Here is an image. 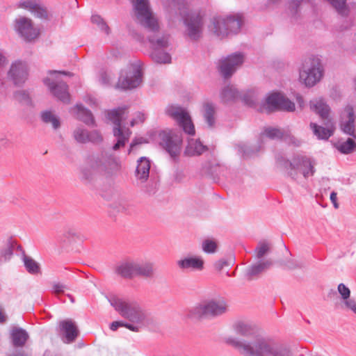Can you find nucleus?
Segmentation results:
<instances>
[{
  "label": "nucleus",
  "instance_id": "obj_49",
  "mask_svg": "<svg viewBox=\"0 0 356 356\" xmlns=\"http://www.w3.org/2000/svg\"><path fill=\"white\" fill-rule=\"evenodd\" d=\"M337 290L343 301L350 298V290L343 283L338 285Z\"/></svg>",
  "mask_w": 356,
  "mask_h": 356
},
{
  "label": "nucleus",
  "instance_id": "obj_28",
  "mask_svg": "<svg viewBox=\"0 0 356 356\" xmlns=\"http://www.w3.org/2000/svg\"><path fill=\"white\" fill-rule=\"evenodd\" d=\"M60 330L64 332L67 343H71L75 340L78 335L77 327L72 320L67 319L60 322Z\"/></svg>",
  "mask_w": 356,
  "mask_h": 356
},
{
  "label": "nucleus",
  "instance_id": "obj_54",
  "mask_svg": "<svg viewBox=\"0 0 356 356\" xmlns=\"http://www.w3.org/2000/svg\"><path fill=\"white\" fill-rule=\"evenodd\" d=\"M67 289V286L61 283H54L53 284V292L57 295L63 293L65 289Z\"/></svg>",
  "mask_w": 356,
  "mask_h": 356
},
{
  "label": "nucleus",
  "instance_id": "obj_48",
  "mask_svg": "<svg viewBox=\"0 0 356 356\" xmlns=\"http://www.w3.org/2000/svg\"><path fill=\"white\" fill-rule=\"evenodd\" d=\"M310 0H290L289 9L293 14H296L302 4L309 2Z\"/></svg>",
  "mask_w": 356,
  "mask_h": 356
},
{
  "label": "nucleus",
  "instance_id": "obj_51",
  "mask_svg": "<svg viewBox=\"0 0 356 356\" xmlns=\"http://www.w3.org/2000/svg\"><path fill=\"white\" fill-rule=\"evenodd\" d=\"M129 209V204L126 201H119L115 204V209L118 212H126Z\"/></svg>",
  "mask_w": 356,
  "mask_h": 356
},
{
  "label": "nucleus",
  "instance_id": "obj_61",
  "mask_svg": "<svg viewBox=\"0 0 356 356\" xmlns=\"http://www.w3.org/2000/svg\"><path fill=\"white\" fill-rule=\"evenodd\" d=\"M7 321V315L2 306H0V323H4Z\"/></svg>",
  "mask_w": 356,
  "mask_h": 356
},
{
  "label": "nucleus",
  "instance_id": "obj_1",
  "mask_svg": "<svg viewBox=\"0 0 356 356\" xmlns=\"http://www.w3.org/2000/svg\"><path fill=\"white\" fill-rule=\"evenodd\" d=\"M136 21L146 30L147 38L152 50L166 49L170 45V35L161 33L158 19L153 13L149 0H131Z\"/></svg>",
  "mask_w": 356,
  "mask_h": 356
},
{
  "label": "nucleus",
  "instance_id": "obj_64",
  "mask_svg": "<svg viewBox=\"0 0 356 356\" xmlns=\"http://www.w3.org/2000/svg\"><path fill=\"white\" fill-rule=\"evenodd\" d=\"M291 143H293L295 145H296V146L300 145V143H301V142H300V140H298V139H297V138H293V137L291 139Z\"/></svg>",
  "mask_w": 356,
  "mask_h": 356
},
{
  "label": "nucleus",
  "instance_id": "obj_37",
  "mask_svg": "<svg viewBox=\"0 0 356 356\" xmlns=\"http://www.w3.org/2000/svg\"><path fill=\"white\" fill-rule=\"evenodd\" d=\"M271 243L266 241H259L254 250L256 258L260 259L271 251Z\"/></svg>",
  "mask_w": 356,
  "mask_h": 356
},
{
  "label": "nucleus",
  "instance_id": "obj_10",
  "mask_svg": "<svg viewBox=\"0 0 356 356\" xmlns=\"http://www.w3.org/2000/svg\"><path fill=\"white\" fill-rule=\"evenodd\" d=\"M315 163L309 158L304 156H297L291 161L285 162L284 168L287 175L295 180H298L300 175L305 179L313 176L315 172Z\"/></svg>",
  "mask_w": 356,
  "mask_h": 356
},
{
  "label": "nucleus",
  "instance_id": "obj_16",
  "mask_svg": "<svg viewBox=\"0 0 356 356\" xmlns=\"http://www.w3.org/2000/svg\"><path fill=\"white\" fill-rule=\"evenodd\" d=\"M261 110L262 112L266 113H270L277 110L291 112L295 110V104L283 94L274 92L266 97L265 104Z\"/></svg>",
  "mask_w": 356,
  "mask_h": 356
},
{
  "label": "nucleus",
  "instance_id": "obj_41",
  "mask_svg": "<svg viewBox=\"0 0 356 356\" xmlns=\"http://www.w3.org/2000/svg\"><path fill=\"white\" fill-rule=\"evenodd\" d=\"M263 136L270 139H280L285 136V132L280 129L269 127L265 129Z\"/></svg>",
  "mask_w": 356,
  "mask_h": 356
},
{
  "label": "nucleus",
  "instance_id": "obj_7",
  "mask_svg": "<svg viewBox=\"0 0 356 356\" xmlns=\"http://www.w3.org/2000/svg\"><path fill=\"white\" fill-rule=\"evenodd\" d=\"M178 10L184 19L186 35L193 41L199 40L202 35L204 29V15L200 11H190L186 3L180 5Z\"/></svg>",
  "mask_w": 356,
  "mask_h": 356
},
{
  "label": "nucleus",
  "instance_id": "obj_40",
  "mask_svg": "<svg viewBox=\"0 0 356 356\" xmlns=\"http://www.w3.org/2000/svg\"><path fill=\"white\" fill-rule=\"evenodd\" d=\"M73 137L77 143H88L89 131L82 127H76L73 131Z\"/></svg>",
  "mask_w": 356,
  "mask_h": 356
},
{
  "label": "nucleus",
  "instance_id": "obj_32",
  "mask_svg": "<svg viewBox=\"0 0 356 356\" xmlns=\"http://www.w3.org/2000/svg\"><path fill=\"white\" fill-rule=\"evenodd\" d=\"M206 150H207V147L199 140L191 139L188 141L185 152L188 156H195L200 155Z\"/></svg>",
  "mask_w": 356,
  "mask_h": 356
},
{
  "label": "nucleus",
  "instance_id": "obj_39",
  "mask_svg": "<svg viewBox=\"0 0 356 356\" xmlns=\"http://www.w3.org/2000/svg\"><path fill=\"white\" fill-rule=\"evenodd\" d=\"M13 98L20 104L24 105L31 104V98L28 91L24 90H17L13 92Z\"/></svg>",
  "mask_w": 356,
  "mask_h": 356
},
{
  "label": "nucleus",
  "instance_id": "obj_17",
  "mask_svg": "<svg viewBox=\"0 0 356 356\" xmlns=\"http://www.w3.org/2000/svg\"><path fill=\"white\" fill-rule=\"evenodd\" d=\"M15 29L26 42H33L40 33V29L28 17L19 16L15 20Z\"/></svg>",
  "mask_w": 356,
  "mask_h": 356
},
{
  "label": "nucleus",
  "instance_id": "obj_60",
  "mask_svg": "<svg viewBox=\"0 0 356 356\" xmlns=\"http://www.w3.org/2000/svg\"><path fill=\"white\" fill-rule=\"evenodd\" d=\"M337 194L336 192L333 191L330 194V200L332 202V203L333 204V206L335 209H338L339 208V204L337 202Z\"/></svg>",
  "mask_w": 356,
  "mask_h": 356
},
{
  "label": "nucleus",
  "instance_id": "obj_19",
  "mask_svg": "<svg viewBox=\"0 0 356 356\" xmlns=\"http://www.w3.org/2000/svg\"><path fill=\"white\" fill-rule=\"evenodd\" d=\"M28 77V66L21 60L13 62L6 73L7 79L15 86H23L27 81Z\"/></svg>",
  "mask_w": 356,
  "mask_h": 356
},
{
  "label": "nucleus",
  "instance_id": "obj_44",
  "mask_svg": "<svg viewBox=\"0 0 356 356\" xmlns=\"http://www.w3.org/2000/svg\"><path fill=\"white\" fill-rule=\"evenodd\" d=\"M92 22L95 24H97L100 31L106 33V35L109 34L110 29L106 22L103 20V19L99 15H93L91 17Z\"/></svg>",
  "mask_w": 356,
  "mask_h": 356
},
{
  "label": "nucleus",
  "instance_id": "obj_22",
  "mask_svg": "<svg viewBox=\"0 0 356 356\" xmlns=\"http://www.w3.org/2000/svg\"><path fill=\"white\" fill-rule=\"evenodd\" d=\"M136 260L126 259L119 263L115 267V273L120 276L132 279L135 277Z\"/></svg>",
  "mask_w": 356,
  "mask_h": 356
},
{
  "label": "nucleus",
  "instance_id": "obj_62",
  "mask_svg": "<svg viewBox=\"0 0 356 356\" xmlns=\"http://www.w3.org/2000/svg\"><path fill=\"white\" fill-rule=\"evenodd\" d=\"M142 143V141L141 140H134L131 144V146H130V149L129 150V153H131V152H132L134 149V147L136 145L138 144H140Z\"/></svg>",
  "mask_w": 356,
  "mask_h": 356
},
{
  "label": "nucleus",
  "instance_id": "obj_36",
  "mask_svg": "<svg viewBox=\"0 0 356 356\" xmlns=\"http://www.w3.org/2000/svg\"><path fill=\"white\" fill-rule=\"evenodd\" d=\"M41 118L44 123L51 124L54 129H57L60 126L59 118L51 111H45L42 112Z\"/></svg>",
  "mask_w": 356,
  "mask_h": 356
},
{
  "label": "nucleus",
  "instance_id": "obj_57",
  "mask_svg": "<svg viewBox=\"0 0 356 356\" xmlns=\"http://www.w3.org/2000/svg\"><path fill=\"white\" fill-rule=\"evenodd\" d=\"M8 64V59L3 52L0 49V71Z\"/></svg>",
  "mask_w": 356,
  "mask_h": 356
},
{
  "label": "nucleus",
  "instance_id": "obj_55",
  "mask_svg": "<svg viewBox=\"0 0 356 356\" xmlns=\"http://www.w3.org/2000/svg\"><path fill=\"white\" fill-rule=\"evenodd\" d=\"M227 265V261L225 259H220L214 264V267L217 270L220 271L225 266Z\"/></svg>",
  "mask_w": 356,
  "mask_h": 356
},
{
  "label": "nucleus",
  "instance_id": "obj_25",
  "mask_svg": "<svg viewBox=\"0 0 356 356\" xmlns=\"http://www.w3.org/2000/svg\"><path fill=\"white\" fill-rule=\"evenodd\" d=\"M70 112L76 119L82 121L87 125H92L95 123L92 113L81 104H76L74 108H71Z\"/></svg>",
  "mask_w": 356,
  "mask_h": 356
},
{
  "label": "nucleus",
  "instance_id": "obj_12",
  "mask_svg": "<svg viewBox=\"0 0 356 356\" xmlns=\"http://www.w3.org/2000/svg\"><path fill=\"white\" fill-rule=\"evenodd\" d=\"M49 76L43 79V82L47 86L51 93L64 103L70 102V95L68 92V86L58 78L60 74L72 76V74L65 71H49Z\"/></svg>",
  "mask_w": 356,
  "mask_h": 356
},
{
  "label": "nucleus",
  "instance_id": "obj_59",
  "mask_svg": "<svg viewBox=\"0 0 356 356\" xmlns=\"http://www.w3.org/2000/svg\"><path fill=\"white\" fill-rule=\"evenodd\" d=\"M127 323L122 321H113L110 325V329L113 331H115L119 327H125Z\"/></svg>",
  "mask_w": 356,
  "mask_h": 356
},
{
  "label": "nucleus",
  "instance_id": "obj_35",
  "mask_svg": "<svg viewBox=\"0 0 356 356\" xmlns=\"http://www.w3.org/2000/svg\"><path fill=\"white\" fill-rule=\"evenodd\" d=\"M334 8L337 13L343 17L348 16L350 12L347 0H327Z\"/></svg>",
  "mask_w": 356,
  "mask_h": 356
},
{
  "label": "nucleus",
  "instance_id": "obj_6",
  "mask_svg": "<svg viewBox=\"0 0 356 356\" xmlns=\"http://www.w3.org/2000/svg\"><path fill=\"white\" fill-rule=\"evenodd\" d=\"M108 119L113 124V135L117 138L116 143L112 147L113 151H117L124 147L131 136V131L126 127L128 111L126 108H118L108 112Z\"/></svg>",
  "mask_w": 356,
  "mask_h": 356
},
{
  "label": "nucleus",
  "instance_id": "obj_33",
  "mask_svg": "<svg viewBox=\"0 0 356 356\" xmlns=\"http://www.w3.org/2000/svg\"><path fill=\"white\" fill-rule=\"evenodd\" d=\"M151 58L155 63L159 64H168L171 63V56L165 51V49H155L152 50Z\"/></svg>",
  "mask_w": 356,
  "mask_h": 356
},
{
  "label": "nucleus",
  "instance_id": "obj_11",
  "mask_svg": "<svg viewBox=\"0 0 356 356\" xmlns=\"http://www.w3.org/2000/svg\"><path fill=\"white\" fill-rule=\"evenodd\" d=\"M141 83V63L140 60H135L121 70L116 88L131 90L138 87Z\"/></svg>",
  "mask_w": 356,
  "mask_h": 356
},
{
  "label": "nucleus",
  "instance_id": "obj_23",
  "mask_svg": "<svg viewBox=\"0 0 356 356\" xmlns=\"http://www.w3.org/2000/svg\"><path fill=\"white\" fill-rule=\"evenodd\" d=\"M19 7L31 12L40 18H45L47 15L46 10L41 6L37 0L21 1L19 3Z\"/></svg>",
  "mask_w": 356,
  "mask_h": 356
},
{
  "label": "nucleus",
  "instance_id": "obj_2",
  "mask_svg": "<svg viewBox=\"0 0 356 356\" xmlns=\"http://www.w3.org/2000/svg\"><path fill=\"white\" fill-rule=\"evenodd\" d=\"M121 168L119 158L112 154L102 152L87 156L81 168V172L83 179L91 180L97 175L108 177L115 175Z\"/></svg>",
  "mask_w": 356,
  "mask_h": 356
},
{
  "label": "nucleus",
  "instance_id": "obj_26",
  "mask_svg": "<svg viewBox=\"0 0 356 356\" xmlns=\"http://www.w3.org/2000/svg\"><path fill=\"white\" fill-rule=\"evenodd\" d=\"M155 275L153 263L149 261H138L136 260L135 277L152 278Z\"/></svg>",
  "mask_w": 356,
  "mask_h": 356
},
{
  "label": "nucleus",
  "instance_id": "obj_5",
  "mask_svg": "<svg viewBox=\"0 0 356 356\" xmlns=\"http://www.w3.org/2000/svg\"><path fill=\"white\" fill-rule=\"evenodd\" d=\"M310 109L317 113L323 122L325 127L311 122L310 128L313 134L321 140H327L335 129L334 122L330 116L329 106L321 99H315L310 102Z\"/></svg>",
  "mask_w": 356,
  "mask_h": 356
},
{
  "label": "nucleus",
  "instance_id": "obj_63",
  "mask_svg": "<svg viewBox=\"0 0 356 356\" xmlns=\"http://www.w3.org/2000/svg\"><path fill=\"white\" fill-rule=\"evenodd\" d=\"M10 356H27V354L24 350L17 351Z\"/></svg>",
  "mask_w": 356,
  "mask_h": 356
},
{
  "label": "nucleus",
  "instance_id": "obj_56",
  "mask_svg": "<svg viewBox=\"0 0 356 356\" xmlns=\"http://www.w3.org/2000/svg\"><path fill=\"white\" fill-rule=\"evenodd\" d=\"M145 120L144 115L141 113H137V118L132 119L130 121V125L131 127H134L136 124H137L138 122H143Z\"/></svg>",
  "mask_w": 356,
  "mask_h": 356
},
{
  "label": "nucleus",
  "instance_id": "obj_24",
  "mask_svg": "<svg viewBox=\"0 0 356 356\" xmlns=\"http://www.w3.org/2000/svg\"><path fill=\"white\" fill-rule=\"evenodd\" d=\"M137 163L136 177L141 183H145L149 176L150 161L147 157H140Z\"/></svg>",
  "mask_w": 356,
  "mask_h": 356
},
{
  "label": "nucleus",
  "instance_id": "obj_21",
  "mask_svg": "<svg viewBox=\"0 0 356 356\" xmlns=\"http://www.w3.org/2000/svg\"><path fill=\"white\" fill-rule=\"evenodd\" d=\"M177 265L182 270L202 271L204 269V261L201 257H186L179 260Z\"/></svg>",
  "mask_w": 356,
  "mask_h": 356
},
{
  "label": "nucleus",
  "instance_id": "obj_30",
  "mask_svg": "<svg viewBox=\"0 0 356 356\" xmlns=\"http://www.w3.org/2000/svg\"><path fill=\"white\" fill-rule=\"evenodd\" d=\"M203 117L208 127L213 128L216 124V108L212 103L207 102L203 105Z\"/></svg>",
  "mask_w": 356,
  "mask_h": 356
},
{
  "label": "nucleus",
  "instance_id": "obj_4",
  "mask_svg": "<svg viewBox=\"0 0 356 356\" xmlns=\"http://www.w3.org/2000/svg\"><path fill=\"white\" fill-rule=\"evenodd\" d=\"M110 302L123 318L132 323L125 325V327L131 331L138 332L152 322L148 314L136 302L114 298Z\"/></svg>",
  "mask_w": 356,
  "mask_h": 356
},
{
  "label": "nucleus",
  "instance_id": "obj_43",
  "mask_svg": "<svg viewBox=\"0 0 356 356\" xmlns=\"http://www.w3.org/2000/svg\"><path fill=\"white\" fill-rule=\"evenodd\" d=\"M24 265L27 270L30 273H37L40 270L38 264L33 259L29 257H24Z\"/></svg>",
  "mask_w": 356,
  "mask_h": 356
},
{
  "label": "nucleus",
  "instance_id": "obj_8",
  "mask_svg": "<svg viewBox=\"0 0 356 356\" xmlns=\"http://www.w3.org/2000/svg\"><path fill=\"white\" fill-rule=\"evenodd\" d=\"M242 20L238 15L215 16L208 26L209 31L219 38L236 33L241 29Z\"/></svg>",
  "mask_w": 356,
  "mask_h": 356
},
{
  "label": "nucleus",
  "instance_id": "obj_45",
  "mask_svg": "<svg viewBox=\"0 0 356 356\" xmlns=\"http://www.w3.org/2000/svg\"><path fill=\"white\" fill-rule=\"evenodd\" d=\"M217 247L216 242L211 239H207L202 243V250L207 253H214Z\"/></svg>",
  "mask_w": 356,
  "mask_h": 356
},
{
  "label": "nucleus",
  "instance_id": "obj_20",
  "mask_svg": "<svg viewBox=\"0 0 356 356\" xmlns=\"http://www.w3.org/2000/svg\"><path fill=\"white\" fill-rule=\"evenodd\" d=\"M234 330L236 332L241 336L245 337H250L251 339L249 340H243V341H234V346L238 349V347L237 346V343L239 342H251L255 339L257 337H262L261 335L258 334V330L256 326L254 325L243 322V321H239L237 322L234 325Z\"/></svg>",
  "mask_w": 356,
  "mask_h": 356
},
{
  "label": "nucleus",
  "instance_id": "obj_27",
  "mask_svg": "<svg viewBox=\"0 0 356 356\" xmlns=\"http://www.w3.org/2000/svg\"><path fill=\"white\" fill-rule=\"evenodd\" d=\"M29 338L28 332L19 327H13L10 330V339L15 347H23Z\"/></svg>",
  "mask_w": 356,
  "mask_h": 356
},
{
  "label": "nucleus",
  "instance_id": "obj_34",
  "mask_svg": "<svg viewBox=\"0 0 356 356\" xmlns=\"http://www.w3.org/2000/svg\"><path fill=\"white\" fill-rule=\"evenodd\" d=\"M354 138H348L345 141H339L336 144L335 147L342 154H351L356 149V143Z\"/></svg>",
  "mask_w": 356,
  "mask_h": 356
},
{
  "label": "nucleus",
  "instance_id": "obj_50",
  "mask_svg": "<svg viewBox=\"0 0 356 356\" xmlns=\"http://www.w3.org/2000/svg\"><path fill=\"white\" fill-rule=\"evenodd\" d=\"M88 138V142H92L94 143H99L103 140L102 135L96 130L89 131Z\"/></svg>",
  "mask_w": 356,
  "mask_h": 356
},
{
  "label": "nucleus",
  "instance_id": "obj_15",
  "mask_svg": "<svg viewBox=\"0 0 356 356\" xmlns=\"http://www.w3.org/2000/svg\"><path fill=\"white\" fill-rule=\"evenodd\" d=\"M160 145L172 157L177 156L181 151L182 134L180 131L164 130L159 134Z\"/></svg>",
  "mask_w": 356,
  "mask_h": 356
},
{
  "label": "nucleus",
  "instance_id": "obj_38",
  "mask_svg": "<svg viewBox=\"0 0 356 356\" xmlns=\"http://www.w3.org/2000/svg\"><path fill=\"white\" fill-rule=\"evenodd\" d=\"M341 129L343 133L356 138L355 135V121L351 120L341 118Z\"/></svg>",
  "mask_w": 356,
  "mask_h": 356
},
{
  "label": "nucleus",
  "instance_id": "obj_47",
  "mask_svg": "<svg viewBox=\"0 0 356 356\" xmlns=\"http://www.w3.org/2000/svg\"><path fill=\"white\" fill-rule=\"evenodd\" d=\"M341 118L351 120L352 122L355 121V115L353 107L350 105L346 106L341 113Z\"/></svg>",
  "mask_w": 356,
  "mask_h": 356
},
{
  "label": "nucleus",
  "instance_id": "obj_14",
  "mask_svg": "<svg viewBox=\"0 0 356 356\" xmlns=\"http://www.w3.org/2000/svg\"><path fill=\"white\" fill-rule=\"evenodd\" d=\"M165 113L175 120L185 133L192 136L195 134L194 124L186 108L177 104H169L165 107Z\"/></svg>",
  "mask_w": 356,
  "mask_h": 356
},
{
  "label": "nucleus",
  "instance_id": "obj_31",
  "mask_svg": "<svg viewBox=\"0 0 356 356\" xmlns=\"http://www.w3.org/2000/svg\"><path fill=\"white\" fill-rule=\"evenodd\" d=\"M272 264L273 262L270 260L259 261L247 270V275L250 279L269 268Z\"/></svg>",
  "mask_w": 356,
  "mask_h": 356
},
{
  "label": "nucleus",
  "instance_id": "obj_29",
  "mask_svg": "<svg viewBox=\"0 0 356 356\" xmlns=\"http://www.w3.org/2000/svg\"><path fill=\"white\" fill-rule=\"evenodd\" d=\"M220 97L223 103L232 102L240 97V92L234 86L227 85L222 88Z\"/></svg>",
  "mask_w": 356,
  "mask_h": 356
},
{
  "label": "nucleus",
  "instance_id": "obj_13",
  "mask_svg": "<svg viewBox=\"0 0 356 356\" xmlns=\"http://www.w3.org/2000/svg\"><path fill=\"white\" fill-rule=\"evenodd\" d=\"M227 305L223 300H210L204 301L191 311L193 318H200L206 316H216L226 312Z\"/></svg>",
  "mask_w": 356,
  "mask_h": 356
},
{
  "label": "nucleus",
  "instance_id": "obj_58",
  "mask_svg": "<svg viewBox=\"0 0 356 356\" xmlns=\"http://www.w3.org/2000/svg\"><path fill=\"white\" fill-rule=\"evenodd\" d=\"M99 80L102 84L107 85L110 82V76L106 72H102Z\"/></svg>",
  "mask_w": 356,
  "mask_h": 356
},
{
  "label": "nucleus",
  "instance_id": "obj_3",
  "mask_svg": "<svg viewBox=\"0 0 356 356\" xmlns=\"http://www.w3.org/2000/svg\"><path fill=\"white\" fill-rule=\"evenodd\" d=\"M244 356H293L291 347L264 337H257L251 342L237 343Z\"/></svg>",
  "mask_w": 356,
  "mask_h": 356
},
{
  "label": "nucleus",
  "instance_id": "obj_18",
  "mask_svg": "<svg viewBox=\"0 0 356 356\" xmlns=\"http://www.w3.org/2000/svg\"><path fill=\"white\" fill-rule=\"evenodd\" d=\"M245 56L241 52H236L222 58L218 61V69L224 78H229L243 65Z\"/></svg>",
  "mask_w": 356,
  "mask_h": 356
},
{
  "label": "nucleus",
  "instance_id": "obj_53",
  "mask_svg": "<svg viewBox=\"0 0 356 356\" xmlns=\"http://www.w3.org/2000/svg\"><path fill=\"white\" fill-rule=\"evenodd\" d=\"M243 100L245 104L250 106H254L257 103V99L253 94L245 95L243 97Z\"/></svg>",
  "mask_w": 356,
  "mask_h": 356
},
{
  "label": "nucleus",
  "instance_id": "obj_52",
  "mask_svg": "<svg viewBox=\"0 0 356 356\" xmlns=\"http://www.w3.org/2000/svg\"><path fill=\"white\" fill-rule=\"evenodd\" d=\"M344 306L346 309L352 311L356 314V301L353 299L348 298L343 301Z\"/></svg>",
  "mask_w": 356,
  "mask_h": 356
},
{
  "label": "nucleus",
  "instance_id": "obj_42",
  "mask_svg": "<svg viewBox=\"0 0 356 356\" xmlns=\"http://www.w3.org/2000/svg\"><path fill=\"white\" fill-rule=\"evenodd\" d=\"M238 151L244 158H248L258 152L257 149L254 148L248 144L243 143L238 145Z\"/></svg>",
  "mask_w": 356,
  "mask_h": 356
},
{
  "label": "nucleus",
  "instance_id": "obj_46",
  "mask_svg": "<svg viewBox=\"0 0 356 356\" xmlns=\"http://www.w3.org/2000/svg\"><path fill=\"white\" fill-rule=\"evenodd\" d=\"M13 253V248L12 245L7 244L1 250L0 252L1 257H0V263L3 261H6L10 259L11 256Z\"/></svg>",
  "mask_w": 356,
  "mask_h": 356
},
{
  "label": "nucleus",
  "instance_id": "obj_9",
  "mask_svg": "<svg viewBox=\"0 0 356 356\" xmlns=\"http://www.w3.org/2000/svg\"><path fill=\"white\" fill-rule=\"evenodd\" d=\"M323 69L321 60L316 57L305 58L299 71V79L306 86L312 87L321 81Z\"/></svg>",
  "mask_w": 356,
  "mask_h": 356
}]
</instances>
